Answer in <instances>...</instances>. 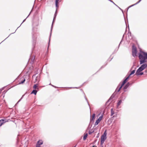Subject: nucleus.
I'll return each mask as SVG.
<instances>
[{
	"label": "nucleus",
	"instance_id": "1",
	"mask_svg": "<svg viewBox=\"0 0 147 147\" xmlns=\"http://www.w3.org/2000/svg\"><path fill=\"white\" fill-rule=\"evenodd\" d=\"M140 52L138 57L140 59V64L141 65L146 62L147 53L141 50L140 51Z\"/></svg>",
	"mask_w": 147,
	"mask_h": 147
},
{
	"label": "nucleus",
	"instance_id": "2",
	"mask_svg": "<svg viewBox=\"0 0 147 147\" xmlns=\"http://www.w3.org/2000/svg\"><path fill=\"white\" fill-rule=\"evenodd\" d=\"M32 49L33 50L35 47L36 42V40L37 39L36 33L33 30L32 32Z\"/></svg>",
	"mask_w": 147,
	"mask_h": 147
},
{
	"label": "nucleus",
	"instance_id": "3",
	"mask_svg": "<svg viewBox=\"0 0 147 147\" xmlns=\"http://www.w3.org/2000/svg\"><path fill=\"white\" fill-rule=\"evenodd\" d=\"M129 79V77H127L126 78H125L121 83V85L120 86V85L119 84V86H117V88H116L115 92H119L121 89L122 88L123 86L124 85V84Z\"/></svg>",
	"mask_w": 147,
	"mask_h": 147
},
{
	"label": "nucleus",
	"instance_id": "4",
	"mask_svg": "<svg viewBox=\"0 0 147 147\" xmlns=\"http://www.w3.org/2000/svg\"><path fill=\"white\" fill-rule=\"evenodd\" d=\"M107 130H106L104 131L103 134L102 135L101 137L100 140V144L101 145H102L105 140L107 139Z\"/></svg>",
	"mask_w": 147,
	"mask_h": 147
},
{
	"label": "nucleus",
	"instance_id": "5",
	"mask_svg": "<svg viewBox=\"0 0 147 147\" xmlns=\"http://www.w3.org/2000/svg\"><path fill=\"white\" fill-rule=\"evenodd\" d=\"M147 67V64H144L142 65L138 69V71L143 70L145 69Z\"/></svg>",
	"mask_w": 147,
	"mask_h": 147
},
{
	"label": "nucleus",
	"instance_id": "6",
	"mask_svg": "<svg viewBox=\"0 0 147 147\" xmlns=\"http://www.w3.org/2000/svg\"><path fill=\"white\" fill-rule=\"evenodd\" d=\"M103 117V115H102L100 116L99 118L96 121V122L95 123V126L97 125L100 122V121L102 120V118Z\"/></svg>",
	"mask_w": 147,
	"mask_h": 147
},
{
	"label": "nucleus",
	"instance_id": "7",
	"mask_svg": "<svg viewBox=\"0 0 147 147\" xmlns=\"http://www.w3.org/2000/svg\"><path fill=\"white\" fill-rule=\"evenodd\" d=\"M37 74L34 75L32 76V78H34L36 77L35 78V81L36 82H39L40 80V74H38L37 76H36V75Z\"/></svg>",
	"mask_w": 147,
	"mask_h": 147
},
{
	"label": "nucleus",
	"instance_id": "8",
	"mask_svg": "<svg viewBox=\"0 0 147 147\" xmlns=\"http://www.w3.org/2000/svg\"><path fill=\"white\" fill-rule=\"evenodd\" d=\"M137 53V50L136 48H135L134 49H133L132 51V56L135 57L136 56V54Z\"/></svg>",
	"mask_w": 147,
	"mask_h": 147
},
{
	"label": "nucleus",
	"instance_id": "9",
	"mask_svg": "<svg viewBox=\"0 0 147 147\" xmlns=\"http://www.w3.org/2000/svg\"><path fill=\"white\" fill-rule=\"evenodd\" d=\"M142 71V70L138 71V70L137 69L135 75L137 76L143 75V74H144V73L143 72H141Z\"/></svg>",
	"mask_w": 147,
	"mask_h": 147
},
{
	"label": "nucleus",
	"instance_id": "10",
	"mask_svg": "<svg viewBox=\"0 0 147 147\" xmlns=\"http://www.w3.org/2000/svg\"><path fill=\"white\" fill-rule=\"evenodd\" d=\"M20 80L21 81H19V82L18 84H23L24 83V82H25V81L26 80V79L24 78L23 77H22V78H21L20 79Z\"/></svg>",
	"mask_w": 147,
	"mask_h": 147
},
{
	"label": "nucleus",
	"instance_id": "11",
	"mask_svg": "<svg viewBox=\"0 0 147 147\" xmlns=\"http://www.w3.org/2000/svg\"><path fill=\"white\" fill-rule=\"evenodd\" d=\"M130 84L129 82H128L123 88V90L126 89L129 86Z\"/></svg>",
	"mask_w": 147,
	"mask_h": 147
},
{
	"label": "nucleus",
	"instance_id": "12",
	"mask_svg": "<svg viewBox=\"0 0 147 147\" xmlns=\"http://www.w3.org/2000/svg\"><path fill=\"white\" fill-rule=\"evenodd\" d=\"M43 143V142L42 140H40L37 142V144L36 145L40 146V145H42Z\"/></svg>",
	"mask_w": 147,
	"mask_h": 147
},
{
	"label": "nucleus",
	"instance_id": "13",
	"mask_svg": "<svg viewBox=\"0 0 147 147\" xmlns=\"http://www.w3.org/2000/svg\"><path fill=\"white\" fill-rule=\"evenodd\" d=\"M56 17H54V18H53V22H52V25H51V34H50V36H51V32H52V28H53V22H54V21L55 20V19H56Z\"/></svg>",
	"mask_w": 147,
	"mask_h": 147
},
{
	"label": "nucleus",
	"instance_id": "14",
	"mask_svg": "<svg viewBox=\"0 0 147 147\" xmlns=\"http://www.w3.org/2000/svg\"><path fill=\"white\" fill-rule=\"evenodd\" d=\"M115 96V94L114 93L110 97L108 101H110L112 99H113Z\"/></svg>",
	"mask_w": 147,
	"mask_h": 147
},
{
	"label": "nucleus",
	"instance_id": "15",
	"mask_svg": "<svg viewBox=\"0 0 147 147\" xmlns=\"http://www.w3.org/2000/svg\"><path fill=\"white\" fill-rule=\"evenodd\" d=\"M38 91L36 89L33 90L31 92V94H34V95H36Z\"/></svg>",
	"mask_w": 147,
	"mask_h": 147
},
{
	"label": "nucleus",
	"instance_id": "16",
	"mask_svg": "<svg viewBox=\"0 0 147 147\" xmlns=\"http://www.w3.org/2000/svg\"><path fill=\"white\" fill-rule=\"evenodd\" d=\"M59 0H55V4L56 8H58L59 7L58 1Z\"/></svg>",
	"mask_w": 147,
	"mask_h": 147
},
{
	"label": "nucleus",
	"instance_id": "17",
	"mask_svg": "<svg viewBox=\"0 0 147 147\" xmlns=\"http://www.w3.org/2000/svg\"><path fill=\"white\" fill-rule=\"evenodd\" d=\"M136 69V68H135V69L133 70H132L130 74L129 75V76H128L127 77H129V76L132 75V74H133L135 73V69Z\"/></svg>",
	"mask_w": 147,
	"mask_h": 147
},
{
	"label": "nucleus",
	"instance_id": "18",
	"mask_svg": "<svg viewBox=\"0 0 147 147\" xmlns=\"http://www.w3.org/2000/svg\"><path fill=\"white\" fill-rule=\"evenodd\" d=\"M35 56H33L31 58H30V59H31V63H33L35 59Z\"/></svg>",
	"mask_w": 147,
	"mask_h": 147
},
{
	"label": "nucleus",
	"instance_id": "19",
	"mask_svg": "<svg viewBox=\"0 0 147 147\" xmlns=\"http://www.w3.org/2000/svg\"><path fill=\"white\" fill-rule=\"evenodd\" d=\"M111 116H112L114 114V111L113 110V109L112 108L111 110Z\"/></svg>",
	"mask_w": 147,
	"mask_h": 147
},
{
	"label": "nucleus",
	"instance_id": "20",
	"mask_svg": "<svg viewBox=\"0 0 147 147\" xmlns=\"http://www.w3.org/2000/svg\"><path fill=\"white\" fill-rule=\"evenodd\" d=\"M33 88L34 89H38V86H37V85L36 84H34L33 86Z\"/></svg>",
	"mask_w": 147,
	"mask_h": 147
},
{
	"label": "nucleus",
	"instance_id": "21",
	"mask_svg": "<svg viewBox=\"0 0 147 147\" xmlns=\"http://www.w3.org/2000/svg\"><path fill=\"white\" fill-rule=\"evenodd\" d=\"M32 10H31V11H30V13L28 15V16L27 17V18L25 19L23 21V22H22V23L21 24H20V26L21 25V24H22V23H23V22H25L26 20V19L30 15V14L31 13V12H32Z\"/></svg>",
	"mask_w": 147,
	"mask_h": 147
},
{
	"label": "nucleus",
	"instance_id": "22",
	"mask_svg": "<svg viewBox=\"0 0 147 147\" xmlns=\"http://www.w3.org/2000/svg\"><path fill=\"white\" fill-rule=\"evenodd\" d=\"M122 102V100H119L117 103V106H119L121 104V103Z\"/></svg>",
	"mask_w": 147,
	"mask_h": 147
},
{
	"label": "nucleus",
	"instance_id": "23",
	"mask_svg": "<svg viewBox=\"0 0 147 147\" xmlns=\"http://www.w3.org/2000/svg\"><path fill=\"white\" fill-rule=\"evenodd\" d=\"M88 135V134L87 133L86 134H85L84 135L83 138L84 140H86Z\"/></svg>",
	"mask_w": 147,
	"mask_h": 147
},
{
	"label": "nucleus",
	"instance_id": "24",
	"mask_svg": "<svg viewBox=\"0 0 147 147\" xmlns=\"http://www.w3.org/2000/svg\"><path fill=\"white\" fill-rule=\"evenodd\" d=\"M94 118H92L91 117L90 121V123H92V122H93L94 121Z\"/></svg>",
	"mask_w": 147,
	"mask_h": 147
},
{
	"label": "nucleus",
	"instance_id": "25",
	"mask_svg": "<svg viewBox=\"0 0 147 147\" xmlns=\"http://www.w3.org/2000/svg\"><path fill=\"white\" fill-rule=\"evenodd\" d=\"M84 98L86 100V101H87V102L88 103V105L89 106V107L90 109V105H89V102H88V100H87V99L86 98V96H85V94L84 95Z\"/></svg>",
	"mask_w": 147,
	"mask_h": 147
},
{
	"label": "nucleus",
	"instance_id": "26",
	"mask_svg": "<svg viewBox=\"0 0 147 147\" xmlns=\"http://www.w3.org/2000/svg\"><path fill=\"white\" fill-rule=\"evenodd\" d=\"M57 8H56V11H55V13L54 15V17H56V16L57 15Z\"/></svg>",
	"mask_w": 147,
	"mask_h": 147
},
{
	"label": "nucleus",
	"instance_id": "27",
	"mask_svg": "<svg viewBox=\"0 0 147 147\" xmlns=\"http://www.w3.org/2000/svg\"><path fill=\"white\" fill-rule=\"evenodd\" d=\"M0 120L1 121V122H2L3 124L5 123L6 122L5 120L4 119H1Z\"/></svg>",
	"mask_w": 147,
	"mask_h": 147
},
{
	"label": "nucleus",
	"instance_id": "28",
	"mask_svg": "<svg viewBox=\"0 0 147 147\" xmlns=\"http://www.w3.org/2000/svg\"><path fill=\"white\" fill-rule=\"evenodd\" d=\"M24 96V95H23L22 97L19 100V101H18V102L17 103V104L20 101H21V100H22V99L23 98V97Z\"/></svg>",
	"mask_w": 147,
	"mask_h": 147
},
{
	"label": "nucleus",
	"instance_id": "29",
	"mask_svg": "<svg viewBox=\"0 0 147 147\" xmlns=\"http://www.w3.org/2000/svg\"><path fill=\"white\" fill-rule=\"evenodd\" d=\"M50 40V37L49 39V43H48V48H47V52H48V49L49 47Z\"/></svg>",
	"mask_w": 147,
	"mask_h": 147
},
{
	"label": "nucleus",
	"instance_id": "30",
	"mask_svg": "<svg viewBox=\"0 0 147 147\" xmlns=\"http://www.w3.org/2000/svg\"><path fill=\"white\" fill-rule=\"evenodd\" d=\"M94 131H89L88 132V134H89L90 135L92 133H93L94 132Z\"/></svg>",
	"mask_w": 147,
	"mask_h": 147
},
{
	"label": "nucleus",
	"instance_id": "31",
	"mask_svg": "<svg viewBox=\"0 0 147 147\" xmlns=\"http://www.w3.org/2000/svg\"><path fill=\"white\" fill-rule=\"evenodd\" d=\"M108 0L110 1L111 3H113L116 6L118 7V6L117 5H116L113 1H111V0Z\"/></svg>",
	"mask_w": 147,
	"mask_h": 147
},
{
	"label": "nucleus",
	"instance_id": "32",
	"mask_svg": "<svg viewBox=\"0 0 147 147\" xmlns=\"http://www.w3.org/2000/svg\"><path fill=\"white\" fill-rule=\"evenodd\" d=\"M136 5V4H135H135H134L133 5H131L130 6H129V7H128V8H127V9H129V8H130V7H132V6H134V5Z\"/></svg>",
	"mask_w": 147,
	"mask_h": 147
},
{
	"label": "nucleus",
	"instance_id": "33",
	"mask_svg": "<svg viewBox=\"0 0 147 147\" xmlns=\"http://www.w3.org/2000/svg\"><path fill=\"white\" fill-rule=\"evenodd\" d=\"M128 36H129H129H131V33L130 32H128Z\"/></svg>",
	"mask_w": 147,
	"mask_h": 147
},
{
	"label": "nucleus",
	"instance_id": "34",
	"mask_svg": "<svg viewBox=\"0 0 147 147\" xmlns=\"http://www.w3.org/2000/svg\"><path fill=\"white\" fill-rule=\"evenodd\" d=\"M95 114L94 113V114L92 115V117H92V118H94H94H95Z\"/></svg>",
	"mask_w": 147,
	"mask_h": 147
},
{
	"label": "nucleus",
	"instance_id": "35",
	"mask_svg": "<svg viewBox=\"0 0 147 147\" xmlns=\"http://www.w3.org/2000/svg\"><path fill=\"white\" fill-rule=\"evenodd\" d=\"M142 0H139L138 2L135 3V4L137 5Z\"/></svg>",
	"mask_w": 147,
	"mask_h": 147
},
{
	"label": "nucleus",
	"instance_id": "36",
	"mask_svg": "<svg viewBox=\"0 0 147 147\" xmlns=\"http://www.w3.org/2000/svg\"><path fill=\"white\" fill-rule=\"evenodd\" d=\"M142 0H139L138 2L135 3V4L137 5Z\"/></svg>",
	"mask_w": 147,
	"mask_h": 147
},
{
	"label": "nucleus",
	"instance_id": "37",
	"mask_svg": "<svg viewBox=\"0 0 147 147\" xmlns=\"http://www.w3.org/2000/svg\"><path fill=\"white\" fill-rule=\"evenodd\" d=\"M124 35H123V36H124ZM122 40H123V39L121 40V42H120V43H119V46H120V45L121 44V42H122Z\"/></svg>",
	"mask_w": 147,
	"mask_h": 147
},
{
	"label": "nucleus",
	"instance_id": "38",
	"mask_svg": "<svg viewBox=\"0 0 147 147\" xmlns=\"http://www.w3.org/2000/svg\"><path fill=\"white\" fill-rule=\"evenodd\" d=\"M69 88H78L77 87H69Z\"/></svg>",
	"mask_w": 147,
	"mask_h": 147
},
{
	"label": "nucleus",
	"instance_id": "39",
	"mask_svg": "<svg viewBox=\"0 0 147 147\" xmlns=\"http://www.w3.org/2000/svg\"><path fill=\"white\" fill-rule=\"evenodd\" d=\"M3 124L1 121L0 120V126H1Z\"/></svg>",
	"mask_w": 147,
	"mask_h": 147
},
{
	"label": "nucleus",
	"instance_id": "40",
	"mask_svg": "<svg viewBox=\"0 0 147 147\" xmlns=\"http://www.w3.org/2000/svg\"><path fill=\"white\" fill-rule=\"evenodd\" d=\"M121 98H122V100H123L125 98V97H124L123 98V97H122Z\"/></svg>",
	"mask_w": 147,
	"mask_h": 147
},
{
	"label": "nucleus",
	"instance_id": "41",
	"mask_svg": "<svg viewBox=\"0 0 147 147\" xmlns=\"http://www.w3.org/2000/svg\"><path fill=\"white\" fill-rule=\"evenodd\" d=\"M51 86H53V87H54V88H57V87H56V86H54V85H51Z\"/></svg>",
	"mask_w": 147,
	"mask_h": 147
},
{
	"label": "nucleus",
	"instance_id": "42",
	"mask_svg": "<svg viewBox=\"0 0 147 147\" xmlns=\"http://www.w3.org/2000/svg\"><path fill=\"white\" fill-rule=\"evenodd\" d=\"M99 133H98L97 135V136H96V138H98L99 136Z\"/></svg>",
	"mask_w": 147,
	"mask_h": 147
},
{
	"label": "nucleus",
	"instance_id": "43",
	"mask_svg": "<svg viewBox=\"0 0 147 147\" xmlns=\"http://www.w3.org/2000/svg\"><path fill=\"white\" fill-rule=\"evenodd\" d=\"M3 90V88L0 89V93Z\"/></svg>",
	"mask_w": 147,
	"mask_h": 147
},
{
	"label": "nucleus",
	"instance_id": "44",
	"mask_svg": "<svg viewBox=\"0 0 147 147\" xmlns=\"http://www.w3.org/2000/svg\"><path fill=\"white\" fill-rule=\"evenodd\" d=\"M120 10H121L122 11L123 13V11L118 6L117 7Z\"/></svg>",
	"mask_w": 147,
	"mask_h": 147
},
{
	"label": "nucleus",
	"instance_id": "45",
	"mask_svg": "<svg viewBox=\"0 0 147 147\" xmlns=\"http://www.w3.org/2000/svg\"><path fill=\"white\" fill-rule=\"evenodd\" d=\"M11 34H10V35L8 36V37H7L5 39V40H3V41H2V42L3 41H4L8 37H9V36H10V35H11Z\"/></svg>",
	"mask_w": 147,
	"mask_h": 147
},
{
	"label": "nucleus",
	"instance_id": "46",
	"mask_svg": "<svg viewBox=\"0 0 147 147\" xmlns=\"http://www.w3.org/2000/svg\"><path fill=\"white\" fill-rule=\"evenodd\" d=\"M36 147H40V146L36 145Z\"/></svg>",
	"mask_w": 147,
	"mask_h": 147
},
{
	"label": "nucleus",
	"instance_id": "47",
	"mask_svg": "<svg viewBox=\"0 0 147 147\" xmlns=\"http://www.w3.org/2000/svg\"><path fill=\"white\" fill-rule=\"evenodd\" d=\"M104 67V66H102L100 68V69H101L102 68Z\"/></svg>",
	"mask_w": 147,
	"mask_h": 147
},
{
	"label": "nucleus",
	"instance_id": "48",
	"mask_svg": "<svg viewBox=\"0 0 147 147\" xmlns=\"http://www.w3.org/2000/svg\"><path fill=\"white\" fill-rule=\"evenodd\" d=\"M127 90H126V89L125 90H124V92H126Z\"/></svg>",
	"mask_w": 147,
	"mask_h": 147
},
{
	"label": "nucleus",
	"instance_id": "49",
	"mask_svg": "<svg viewBox=\"0 0 147 147\" xmlns=\"http://www.w3.org/2000/svg\"><path fill=\"white\" fill-rule=\"evenodd\" d=\"M134 65L131 68V70L133 68L134 66Z\"/></svg>",
	"mask_w": 147,
	"mask_h": 147
},
{
	"label": "nucleus",
	"instance_id": "50",
	"mask_svg": "<svg viewBox=\"0 0 147 147\" xmlns=\"http://www.w3.org/2000/svg\"><path fill=\"white\" fill-rule=\"evenodd\" d=\"M92 147H97L96 146H95L94 145Z\"/></svg>",
	"mask_w": 147,
	"mask_h": 147
},
{
	"label": "nucleus",
	"instance_id": "51",
	"mask_svg": "<svg viewBox=\"0 0 147 147\" xmlns=\"http://www.w3.org/2000/svg\"><path fill=\"white\" fill-rule=\"evenodd\" d=\"M113 58V57H112L111 58V59L110 60V61H111V59H112Z\"/></svg>",
	"mask_w": 147,
	"mask_h": 147
},
{
	"label": "nucleus",
	"instance_id": "52",
	"mask_svg": "<svg viewBox=\"0 0 147 147\" xmlns=\"http://www.w3.org/2000/svg\"><path fill=\"white\" fill-rule=\"evenodd\" d=\"M128 27L129 30V25L128 24Z\"/></svg>",
	"mask_w": 147,
	"mask_h": 147
},
{
	"label": "nucleus",
	"instance_id": "53",
	"mask_svg": "<svg viewBox=\"0 0 147 147\" xmlns=\"http://www.w3.org/2000/svg\"><path fill=\"white\" fill-rule=\"evenodd\" d=\"M52 85L51 83H50L49 84V85Z\"/></svg>",
	"mask_w": 147,
	"mask_h": 147
},
{
	"label": "nucleus",
	"instance_id": "54",
	"mask_svg": "<svg viewBox=\"0 0 147 147\" xmlns=\"http://www.w3.org/2000/svg\"><path fill=\"white\" fill-rule=\"evenodd\" d=\"M82 92H83V93H84V95H85V94L84 93V92H83V91H82Z\"/></svg>",
	"mask_w": 147,
	"mask_h": 147
},
{
	"label": "nucleus",
	"instance_id": "55",
	"mask_svg": "<svg viewBox=\"0 0 147 147\" xmlns=\"http://www.w3.org/2000/svg\"><path fill=\"white\" fill-rule=\"evenodd\" d=\"M124 92H123V93H122V94H124Z\"/></svg>",
	"mask_w": 147,
	"mask_h": 147
},
{
	"label": "nucleus",
	"instance_id": "56",
	"mask_svg": "<svg viewBox=\"0 0 147 147\" xmlns=\"http://www.w3.org/2000/svg\"><path fill=\"white\" fill-rule=\"evenodd\" d=\"M76 145H75L74 147H76Z\"/></svg>",
	"mask_w": 147,
	"mask_h": 147
},
{
	"label": "nucleus",
	"instance_id": "57",
	"mask_svg": "<svg viewBox=\"0 0 147 147\" xmlns=\"http://www.w3.org/2000/svg\"><path fill=\"white\" fill-rule=\"evenodd\" d=\"M125 22V23H126V26H127V24H126V22Z\"/></svg>",
	"mask_w": 147,
	"mask_h": 147
},
{
	"label": "nucleus",
	"instance_id": "58",
	"mask_svg": "<svg viewBox=\"0 0 147 147\" xmlns=\"http://www.w3.org/2000/svg\"><path fill=\"white\" fill-rule=\"evenodd\" d=\"M15 33V32H13V33Z\"/></svg>",
	"mask_w": 147,
	"mask_h": 147
},
{
	"label": "nucleus",
	"instance_id": "59",
	"mask_svg": "<svg viewBox=\"0 0 147 147\" xmlns=\"http://www.w3.org/2000/svg\"><path fill=\"white\" fill-rule=\"evenodd\" d=\"M15 33V32H13V33Z\"/></svg>",
	"mask_w": 147,
	"mask_h": 147
},
{
	"label": "nucleus",
	"instance_id": "60",
	"mask_svg": "<svg viewBox=\"0 0 147 147\" xmlns=\"http://www.w3.org/2000/svg\"><path fill=\"white\" fill-rule=\"evenodd\" d=\"M85 83V82H84V83L83 84H84Z\"/></svg>",
	"mask_w": 147,
	"mask_h": 147
},
{
	"label": "nucleus",
	"instance_id": "61",
	"mask_svg": "<svg viewBox=\"0 0 147 147\" xmlns=\"http://www.w3.org/2000/svg\"><path fill=\"white\" fill-rule=\"evenodd\" d=\"M102 147H103V146H102Z\"/></svg>",
	"mask_w": 147,
	"mask_h": 147
}]
</instances>
